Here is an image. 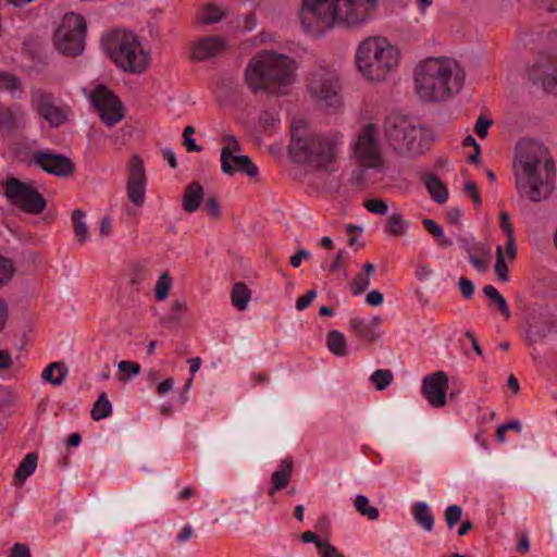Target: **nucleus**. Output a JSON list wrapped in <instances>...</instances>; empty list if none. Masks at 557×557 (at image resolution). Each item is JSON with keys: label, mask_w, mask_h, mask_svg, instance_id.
Listing matches in <instances>:
<instances>
[{"label": "nucleus", "mask_w": 557, "mask_h": 557, "mask_svg": "<svg viewBox=\"0 0 557 557\" xmlns=\"http://www.w3.org/2000/svg\"><path fill=\"white\" fill-rule=\"evenodd\" d=\"M377 9L379 0H302L300 24L312 36L336 27L356 29L372 21Z\"/></svg>", "instance_id": "nucleus-1"}, {"label": "nucleus", "mask_w": 557, "mask_h": 557, "mask_svg": "<svg viewBox=\"0 0 557 557\" xmlns=\"http://www.w3.org/2000/svg\"><path fill=\"white\" fill-rule=\"evenodd\" d=\"M513 169L518 194L534 202L552 195L556 170L544 145L532 139L520 140L516 147Z\"/></svg>", "instance_id": "nucleus-2"}, {"label": "nucleus", "mask_w": 557, "mask_h": 557, "mask_svg": "<svg viewBox=\"0 0 557 557\" xmlns=\"http://www.w3.org/2000/svg\"><path fill=\"white\" fill-rule=\"evenodd\" d=\"M414 91L423 102H446L461 92L466 70L451 57H428L413 70Z\"/></svg>", "instance_id": "nucleus-3"}, {"label": "nucleus", "mask_w": 557, "mask_h": 557, "mask_svg": "<svg viewBox=\"0 0 557 557\" xmlns=\"http://www.w3.org/2000/svg\"><path fill=\"white\" fill-rule=\"evenodd\" d=\"M344 135L336 129L310 134L304 119L292 122L289 153L298 163L329 170L337 161L343 149Z\"/></svg>", "instance_id": "nucleus-4"}, {"label": "nucleus", "mask_w": 557, "mask_h": 557, "mask_svg": "<svg viewBox=\"0 0 557 557\" xmlns=\"http://www.w3.org/2000/svg\"><path fill=\"white\" fill-rule=\"evenodd\" d=\"M298 64L285 53L263 50L253 55L244 72L245 83L257 92L272 86L288 87L296 82Z\"/></svg>", "instance_id": "nucleus-5"}, {"label": "nucleus", "mask_w": 557, "mask_h": 557, "mask_svg": "<svg viewBox=\"0 0 557 557\" xmlns=\"http://www.w3.org/2000/svg\"><path fill=\"white\" fill-rule=\"evenodd\" d=\"M401 53L397 46L383 36H370L356 49L355 62L362 77L382 83L397 72Z\"/></svg>", "instance_id": "nucleus-6"}, {"label": "nucleus", "mask_w": 557, "mask_h": 557, "mask_svg": "<svg viewBox=\"0 0 557 557\" xmlns=\"http://www.w3.org/2000/svg\"><path fill=\"white\" fill-rule=\"evenodd\" d=\"M102 46L116 66L126 73L141 74L150 65V52L132 32L114 30L103 38Z\"/></svg>", "instance_id": "nucleus-7"}, {"label": "nucleus", "mask_w": 557, "mask_h": 557, "mask_svg": "<svg viewBox=\"0 0 557 557\" xmlns=\"http://www.w3.org/2000/svg\"><path fill=\"white\" fill-rule=\"evenodd\" d=\"M385 135L391 147L399 154L413 156L423 150L424 129L407 116H388L385 121Z\"/></svg>", "instance_id": "nucleus-8"}, {"label": "nucleus", "mask_w": 557, "mask_h": 557, "mask_svg": "<svg viewBox=\"0 0 557 557\" xmlns=\"http://www.w3.org/2000/svg\"><path fill=\"white\" fill-rule=\"evenodd\" d=\"M352 156L356 163L367 170L382 173L385 170L384 144L380 127L374 123L362 125L358 132Z\"/></svg>", "instance_id": "nucleus-9"}, {"label": "nucleus", "mask_w": 557, "mask_h": 557, "mask_svg": "<svg viewBox=\"0 0 557 557\" xmlns=\"http://www.w3.org/2000/svg\"><path fill=\"white\" fill-rule=\"evenodd\" d=\"M307 90L320 108L336 110L342 106L338 75L333 69L321 66L314 70Z\"/></svg>", "instance_id": "nucleus-10"}, {"label": "nucleus", "mask_w": 557, "mask_h": 557, "mask_svg": "<svg viewBox=\"0 0 557 557\" xmlns=\"http://www.w3.org/2000/svg\"><path fill=\"white\" fill-rule=\"evenodd\" d=\"M221 170L224 174L233 176L244 174L251 180H257L259 169L252 160L243 154V148L238 139L232 134H223L221 137Z\"/></svg>", "instance_id": "nucleus-11"}, {"label": "nucleus", "mask_w": 557, "mask_h": 557, "mask_svg": "<svg viewBox=\"0 0 557 557\" xmlns=\"http://www.w3.org/2000/svg\"><path fill=\"white\" fill-rule=\"evenodd\" d=\"M86 23L81 15L67 13L63 16L55 36L54 46L65 55H77L85 48Z\"/></svg>", "instance_id": "nucleus-12"}, {"label": "nucleus", "mask_w": 557, "mask_h": 557, "mask_svg": "<svg viewBox=\"0 0 557 557\" xmlns=\"http://www.w3.org/2000/svg\"><path fill=\"white\" fill-rule=\"evenodd\" d=\"M84 95L90 100L101 122L113 127L125 116L122 101L104 85L88 86L83 89Z\"/></svg>", "instance_id": "nucleus-13"}, {"label": "nucleus", "mask_w": 557, "mask_h": 557, "mask_svg": "<svg viewBox=\"0 0 557 557\" xmlns=\"http://www.w3.org/2000/svg\"><path fill=\"white\" fill-rule=\"evenodd\" d=\"M4 195L13 205L32 214L41 213L46 207V200L30 184L15 177L5 181Z\"/></svg>", "instance_id": "nucleus-14"}, {"label": "nucleus", "mask_w": 557, "mask_h": 557, "mask_svg": "<svg viewBox=\"0 0 557 557\" xmlns=\"http://www.w3.org/2000/svg\"><path fill=\"white\" fill-rule=\"evenodd\" d=\"M148 177L143 159L133 154L126 163V195L128 200L137 208L144 206Z\"/></svg>", "instance_id": "nucleus-15"}, {"label": "nucleus", "mask_w": 557, "mask_h": 557, "mask_svg": "<svg viewBox=\"0 0 557 557\" xmlns=\"http://www.w3.org/2000/svg\"><path fill=\"white\" fill-rule=\"evenodd\" d=\"M448 376L443 371L428 375L422 381V393L431 406L442 408L446 405Z\"/></svg>", "instance_id": "nucleus-16"}, {"label": "nucleus", "mask_w": 557, "mask_h": 557, "mask_svg": "<svg viewBox=\"0 0 557 557\" xmlns=\"http://www.w3.org/2000/svg\"><path fill=\"white\" fill-rule=\"evenodd\" d=\"M32 104L34 110L51 126L58 127L67 119L65 111L54 106L51 97L41 91L33 92Z\"/></svg>", "instance_id": "nucleus-17"}, {"label": "nucleus", "mask_w": 557, "mask_h": 557, "mask_svg": "<svg viewBox=\"0 0 557 557\" xmlns=\"http://www.w3.org/2000/svg\"><path fill=\"white\" fill-rule=\"evenodd\" d=\"M34 162L45 172L58 176H67L74 171L73 162L69 158L51 152H36Z\"/></svg>", "instance_id": "nucleus-18"}, {"label": "nucleus", "mask_w": 557, "mask_h": 557, "mask_svg": "<svg viewBox=\"0 0 557 557\" xmlns=\"http://www.w3.org/2000/svg\"><path fill=\"white\" fill-rule=\"evenodd\" d=\"M381 322L382 319L379 315L372 317L369 321L355 318L350 320L349 327L359 339L367 343H373L379 338Z\"/></svg>", "instance_id": "nucleus-19"}, {"label": "nucleus", "mask_w": 557, "mask_h": 557, "mask_svg": "<svg viewBox=\"0 0 557 557\" xmlns=\"http://www.w3.org/2000/svg\"><path fill=\"white\" fill-rule=\"evenodd\" d=\"M530 78L541 82L546 91L557 95V66L536 63L530 72Z\"/></svg>", "instance_id": "nucleus-20"}, {"label": "nucleus", "mask_w": 557, "mask_h": 557, "mask_svg": "<svg viewBox=\"0 0 557 557\" xmlns=\"http://www.w3.org/2000/svg\"><path fill=\"white\" fill-rule=\"evenodd\" d=\"M294 462L292 459H283L271 475V486L268 494L273 497L277 492L287 487L292 481Z\"/></svg>", "instance_id": "nucleus-21"}, {"label": "nucleus", "mask_w": 557, "mask_h": 557, "mask_svg": "<svg viewBox=\"0 0 557 557\" xmlns=\"http://www.w3.org/2000/svg\"><path fill=\"white\" fill-rule=\"evenodd\" d=\"M225 48L222 38L212 36L196 41L193 46V57L196 60H207L221 53Z\"/></svg>", "instance_id": "nucleus-22"}, {"label": "nucleus", "mask_w": 557, "mask_h": 557, "mask_svg": "<svg viewBox=\"0 0 557 557\" xmlns=\"http://www.w3.org/2000/svg\"><path fill=\"white\" fill-rule=\"evenodd\" d=\"M517 256L516 246H513L512 257H509L507 245L496 247L495 274L498 281L506 283L509 280L508 263L513 262Z\"/></svg>", "instance_id": "nucleus-23"}, {"label": "nucleus", "mask_w": 557, "mask_h": 557, "mask_svg": "<svg viewBox=\"0 0 557 557\" xmlns=\"http://www.w3.org/2000/svg\"><path fill=\"white\" fill-rule=\"evenodd\" d=\"M203 188L198 182H191L184 191L182 205L183 209L193 213L198 210L200 203L203 200Z\"/></svg>", "instance_id": "nucleus-24"}, {"label": "nucleus", "mask_w": 557, "mask_h": 557, "mask_svg": "<svg viewBox=\"0 0 557 557\" xmlns=\"http://www.w3.org/2000/svg\"><path fill=\"white\" fill-rule=\"evenodd\" d=\"M409 227V221H407L399 209H395L386 219L385 232L392 236L400 237L404 236Z\"/></svg>", "instance_id": "nucleus-25"}, {"label": "nucleus", "mask_w": 557, "mask_h": 557, "mask_svg": "<svg viewBox=\"0 0 557 557\" xmlns=\"http://www.w3.org/2000/svg\"><path fill=\"white\" fill-rule=\"evenodd\" d=\"M26 114L20 108L0 107V128L14 129L24 123Z\"/></svg>", "instance_id": "nucleus-26"}, {"label": "nucleus", "mask_w": 557, "mask_h": 557, "mask_svg": "<svg viewBox=\"0 0 557 557\" xmlns=\"http://www.w3.org/2000/svg\"><path fill=\"white\" fill-rule=\"evenodd\" d=\"M69 370L63 362H51L41 372V379L59 386L67 376Z\"/></svg>", "instance_id": "nucleus-27"}, {"label": "nucleus", "mask_w": 557, "mask_h": 557, "mask_svg": "<svg viewBox=\"0 0 557 557\" xmlns=\"http://www.w3.org/2000/svg\"><path fill=\"white\" fill-rule=\"evenodd\" d=\"M412 515L414 521L426 532H431L434 527V518L426 503L420 502L413 505Z\"/></svg>", "instance_id": "nucleus-28"}, {"label": "nucleus", "mask_w": 557, "mask_h": 557, "mask_svg": "<svg viewBox=\"0 0 557 557\" xmlns=\"http://www.w3.org/2000/svg\"><path fill=\"white\" fill-rule=\"evenodd\" d=\"M375 272L374 264L367 262L363 265V272L355 276L350 283V289L355 296L361 295L371 283V275Z\"/></svg>", "instance_id": "nucleus-29"}, {"label": "nucleus", "mask_w": 557, "mask_h": 557, "mask_svg": "<svg viewBox=\"0 0 557 557\" xmlns=\"http://www.w3.org/2000/svg\"><path fill=\"white\" fill-rule=\"evenodd\" d=\"M251 298V292L247 285L243 282H238L233 286L231 293L232 305L240 310L245 311L248 308Z\"/></svg>", "instance_id": "nucleus-30"}, {"label": "nucleus", "mask_w": 557, "mask_h": 557, "mask_svg": "<svg viewBox=\"0 0 557 557\" xmlns=\"http://www.w3.org/2000/svg\"><path fill=\"white\" fill-rule=\"evenodd\" d=\"M73 231L76 239L84 244L89 238V230L86 223V213L77 208L72 212Z\"/></svg>", "instance_id": "nucleus-31"}, {"label": "nucleus", "mask_w": 557, "mask_h": 557, "mask_svg": "<svg viewBox=\"0 0 557 557\" xmlns=\"http://www.w3.org/2000/svg\"><path fill=\"white\" fill-rule=\"evenodd\" d=\"M424 184L434 201L438 203L446 202L448 198V190L443 182H441L436 176L430 175L425 178Z\"/></svg>", "instance_id": "nucleus-32"}, {"label": "nucleus", "mask_w": 557, "mask_h": 557, "mask_svg": "<svg viewBox=\"0 0 557 557\" xmlns=\"http://www.w3.org/2000/svg\"><path fill=\"white\" fill-rule=\"evenodd\" d=\"M326 346L332 354L338 357H345L348 352L346 337L337 330H333L327 334Z\"/></svg>", "instance_id": "nucleus-33"}, {"label": "nucleus", "mask_w": 557, "mask_h": 557, "mask_svg": "<svg viewBox=\"0 0 557 557\" xmlns=\"http://www.w3.org/2000/svg\"><path fill=\"white\" fill-rule=\"evenodd\" d=\"M38 457L35 453L27 454L20 462L16 471L15 479L23 483L29 475H32L37 468Z\"/></svg>", "instance_id": "nucleus-34"}, {"label": "nucleus", "mask_w": 557, "mask_h": 557, "mask_svg": "<svg viewBox=\"0 0 557 557\" xmlns=\"http://www.w3.org/2000/svg\"><path fill=\"white\" fill-rule=\"evenodd\" d=\"M0 90L8 91L13 97H20L23 87L21 81L14 74L0 72Z\"/></svg>", "instance_id": "nucleus-35"}, {"label": "nucleus", "mask_w": 557, "mask_h": 557, "mask_svg": "<svg viewBox=\"0 0 557 557\" xmlns=\"http://www.w3.org/2000/svg\"><path fill=\"white\" fill-rule=\"evenodd\" d=\"M225 14L222 8L210 3L200 10L197 18L201 24H213L220 22Z\"/></svg>", "instance_id": "nucleus-36"}, {"label": "nucleus", "mask_w": 557, "mask_h": 557, "mask_svg": "<svg viewBox=\"0 0 557 557\" xmlns=\"http://www.w3.org/2000/svg\"><path fill=\"white\" fill-rule=\"evenodd\" d=\"M423 225L426 231L435 238L437 245L442 248H449L453 246V240L447 237L444 230L432 219L423 220Z\"/></svg>", "instance_id": "nucleus-37"}, {"label": "nucleus", "mask_w": 557, "mask_h": 557, "mask_svg": "<svg viewBox=\"0 0 557 557\" xmlns=\"http://www.w3.org/2000/svg\"><path fill=\"white\" fill-rule=\"evenodd\" d=\"M483 293L493 304L497 306L498 310L505 319L510 318V310L506 299L493 285L484 286Z\"/></svg>", "instance_id": "nucleus-38"}, {"label": "nucleus", "mask_w": 557, "mask_h": 557, "mask_svg": "<svg viewBox=\"0 0 557 557\" xmlns=\"http://www.w3.org/2000/svg\"><path fill=\"white\" fill-rule=\"evenodd\" d=\"M112 412V405L107 397L106 393H102L98 399L96 400L92 409H91V418L95 421H100L102 419L108 418Z\"/></svg>", "instance_id": "nucleus-39"}, {"label": "nucleus", "mask_w": 557, "mask_h": 557, "mask_svg": "<svg viewBox=\"0 0 557 557\" xmlns=\"http://www.w3.org/2000/svg\"><path fill=\"white\" fill-rule=\"evenodd\" d=\"M355 507L357 511L367 517L370 520H376L379 518L377 508L370 505L369 498L364 495H357L355 498Z\"/></svg>", "instance_id": "nucleus-40"}, {"label": "nucleus", "mask_w": 557, "mask_h": 557, "mask_svg": "<svg viewBox=\"0 0 557 557\" xmlns=\"http://www.w3.org/2000/svg\"><path fill=\"white\" fill-rule=\"evenodd\" d=\"M394 380V375L388 369H379L375 370L370 375V381L373 383L376 389L383 391L388 387Z\"/></svg>", "instance_id": "nucleus-41"}, {"label": "nucleus", "mask_w": 557, "mask_h": 557, "mask_svg": "<svg viewBox=\"0 0 557 557\" xmlns=\"http://www.w3.org/2000/svg\"><path fill=\"white\" fill-rule=\"evenodd\" d=\"M499 223L500 227L505 231L507 235V240L505 245H507L509 257H512L513 246H516L515 237H513V227L510 222V218L507 211H502L499 214Z\"/></svg>", "instance_id": "nucleus-42"}, {"label": "nucleus", "mask_w": 557, "mask_h": 557, "mask_svg": "<svg viewBox=\"0 0 557 557\" xmlns=\"http://www.w3.org/2000/svg\"><path fill=\"white\" fill-rule=\"evenodd\" d=\"M117 369L121 374L120 381H128L132 377L137 376L140 373V366L137 362L122 360L117 363Z\"/></svg>", "instance_id": "nucleus-43"}, {"label": "nucleus", "mask_w": 557, "mask_h": 557, "mask_svg": "<svg viewBox=\"0 0 557 557\" xmlns=\"http://www.w3.org/2000/svg\"><path fill=\"white\" fill-rule=\"evenodd\" d=\"M172 287V280L168 273H162L156 284L154 293L158 300H164Z\"/></svg>", "instance_id": "nucleus-44"}, {"label": "nucleus", "mask_w": 557, "mask_h": 557, "mask_svg": "<svg viewBox=\"0 0 557 557\" xmlns=\"http://www.w3.org/2000/svg\"><path fill=\"white\" fill-rule=\"evenodd\" d=\"M363 207L371 213L386 215L388 212L387 203L380 198H371L364 201Z\"/></svg>", "instance_id": "nucleus-45"}, {"label": "nucleus", "mask_w": 557, "mask_h": 557, "mask_svg": "<svg viewBox=\"0 0 557 557\" xmlns=\"http://www.w3.org/2000/svg\"><path fill=\"white\" fill-rule=\"evenodd\" d=\"M15 272L13 262L10 259L0 257V285L9 282Z\"/></svg>", "instance_id": "nucleus-46"}, {"label": "nucleus", "mask_w": 557, "mask_h": 557, "mask_svg": "<svg viewBox=\"0 0 557 557\" xmlns=\"http://www.w3.org/2000/svg\"><path fill=\"white\" fill-rule=\"evenodd\" d=\"M462 517V508L459 505H450L445 510V520L448 528H453Z\"/></svg>", "instance_id": "nucleus-47"}, {"label": "nucleus", "mask_w": 557, "mask_h": 557, "mask_svg": "<svg viewBox=\"0 0 557 557\" xmlns=\"http://www.w3.org/2000/svg\"><path fill=\"white\" fill-rule=\"evenodd\" d=\"M483 251L485 253V257H483V258L474 256L472 253H470V256H469L470 263L473 265V268H475L480 272H485L487 270L488 263H490V249L486 248V249H483Z\"/></svg>", "instance_id": "nucleus-48"}, {"label": "nucleus", "mask_w": 557, "mask_h": 557, "mask_svg": "<svg viewBox=\"0 0 557 557\" xmlns=\"http://www.w3.org/2000/svg\"><path fill=\"white\" fill-rule=\"evenodd\" d=\"M195 133V128L193 126H186L183 133L184 145L186 149L190 152H199L201 147L196 144L195 138L193 137Z\"/></svg>", "instance_id": "nucleus-49"}, {"label": "nucleus", "mask_w": 557, "mask_h": 557, "mask_svg": "<svg viewBox=\"0 0 557 557\" xmlns=\"http://www.w3.org/2000/svg\"><path fill=\"white\" fill-rule=\"evenodd\" d=\"M317 548L321 557H345L335 546L329 542H317Z\"/></svg>", "instance_id": "nucleus-50"}, {"label": "nucleus", "mask_w": 557, "mask_h": 557, "mask_svg": "<svg viewBox=\"0 0 557 557\" xmlns=\"http://www.w3.org/2000/svg\"><path fill=\"white\" fill-rule=\"evenodd\" d=\"M465 193L472 199V201L476 205H481V196L479 193V188L475 182L468 181L465 184Z\"/></svg>", "instance_id": "nucleus-51"}, {"label": "nucleus", "mask_w": 557, "mask_h": 557, "mask_svg": "<svg viewBox=\"0 0 557 557\" xmlns=\"http://www.w3.org/2000/svg\"><path fill=\"white\" fill-rule=\"evenodd\" d=\"M317 296V293L315 290L311 289V290H308L305 295H302L301 297H299L296 301V308L297 310L299 311H302L305 310L307 307L310 306V304L313 301V299L315 298Z\"/></svg>", "instance_id": "nucleus-52"}, {"label": "nucleus", "mask_w": 557, "mask_h": 557, "mask_svg": "<svg viewBox=\"0 0 557 557\" xmlns=\"http://www.w3.org/2000/svg\"><path fill=\"white\" fill-rule=\"evenodd\" d=\"M459 289H460L462 296L465 298L469 299L474 293V285L468 278L461 277L459 280Z\"/></svg>", "instance_id": "nucleus-53"}, {"label": "nucleus", "mask_w": 557, "mask_h": 557, "mask_svg": "<svg viewBox=\"0 0 557 557\" xmlns=\"http://www.w3.org/2000/svg\"><path fill=\"white\" fill-rule=\"evenodd\" d=\"M346 232H347V234L349 236V239H348L349 245L350 246H356L357 243H358V237L362 233V227L357 226V225H352V224H348L346 226Z\"/></svg>", "instance_id": "nucleus-54"}, {"label": "nucleus", "mask_w": 557, "mask_h": 557, "mask_svg": "<svg viewBox=\"0 0 557 557\" xmlns=\"http://www.w3.org/2000/svg\"><path fill=\"white\" fill-rule=\"evenodd\" d=\"M366 301L370 306L377 307V306H381L383 304L384 297H383V294L380 290L373 289V290L368 293V295L366 297Z\"/></svg>", "instance_id": "nucleus-55"}, {"label": "nucleus", "mask_w": 557, "mask_h": 557, "mask_svg": "<svg viewBox=\"0 0 557 557\" xmlns=\"http://www.w3.org/2000/svg\"><path fill=\"white\" fill-rule=\"evenodd\" d=\"M492 125V121L480 116L475 124V132L481 137L484 138L487 135L488 128Z\"/></svg>", "instance_id": "nucleus-56"}, {"label": "nucleus", "mask_w": 557, "mask_h": 557, "mask_svg": "<svg viewBox=\"0 0 557 557\" xmlns=\"http://www.w3.org/2000/svg\"><path fill=\"white\" fill-rule=\"evenodd\" d=\"M345 256H346V251H344V250H339L338 251V253L335 257L334 261L330 265V270L332 272H335L337 270H343L344 271V276H346L345 262H344Z\"/></svg>", "instance_id": "nucleus-57"}, {"label": "nucleus", "mask_w": 557, "mask_h": 557, "mask_svg": "<svg viewBox=\"0 0 557 557\" xmlns=\"http://www.w3.org/2000/svg\"><path fill=\"white\" fill-rule=\"evenodd\" d=\"M188 307L184 300H174L172 302V314L173 319L177 320L183 313L187 311Z\"/></svg>", "instance_id": "nucleus-58"}, {"label": "nucleus", "mask_w": 557, "mask_h": 557, "mask_svg": "<svg viewBox=\"0 0 557 557\" xmlns=\"http://www.w3.org/2000/svg\"><path fill=\"white\" fill-rule=\"evenodd\" d=\"M207 213L212 218H219L221 214L220 206L216 198L211 197L208 199L206 205Z\"/></svg>", "instance_id": "nucleus-59"}, {"label": "nucleus", "mask_w": 557, "mask_h": 557, "mask_svg": "<svg viewBox=\"0 0 557 557\" xmlns=\"http://www.w3.org/2000/svg\"><path fill=\"white\" fill-rule=\"evenodd\" d=\"M10 557H30L29 548L25 544L16 543L11 549Z\"/></svg>", "instance_id": "nucleus-60"}, {"label": "nucleus", "mask_w": 557, "mask_h": 557, "mask_svg": "<svg viewBox=\"0 0 557 557\" xmlns=\"http://www.w3.org/2000/svg\"><path fill=\"white\" fill-rule=\"evenodd\" d=\"M99 232L101 236L108 237L112 233V220L109 216H103L99 222Z\"/></svg>", "instance_id": "nucleus-61"}, {"label": "nucleus", "mask_w": 557, "mask_h": 557, "mask_svg": "<svg viewBox=\"0 0 557 557\" xmlns=\"http://www.w3.org/2000/svg\"><path fill=\"white\" fill-rule=\"evenodd\" d=\"M310 257V252L305 249H299L294 256L290 257V264L293 268H298L301 262Z\"/></svg>", "instance_id": "nucleus-62"}, {"label": "nucleus", "mask_w": 557, "mask_h": 557, "mask_svg": "<svg viewBox=\"0 0 557 557\" xmlns=\"http://www.w3.org/2000/svg\"><path fill=\"white\" fill-rule=\"evenodd\" d=\"M193 534H194V530H193L191 525L185 524L182 528V530L180 531V533L177 534L176 540L180 543H186L191 539Z\"/></svg>", "instance_id": "nucleus-63"}, {"label": "nucleus", "mask_w": 557, "mask_h": 557, "mask_svg": "<svg viewBox=\"0 0 557 557\" xmlns=\"http://www.w3.org/2000/svg\"><path fill=\"white\" fill-rule=\"evenodd\" d=\"M173 386H174V381L172 379H166V380L162 381L157 386V393L159 395H164V394L169 393L170 391H172Z\"/></svg>", "instance_id": "nucleus-64"}]
</instances>
